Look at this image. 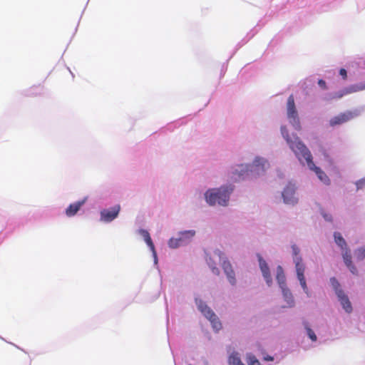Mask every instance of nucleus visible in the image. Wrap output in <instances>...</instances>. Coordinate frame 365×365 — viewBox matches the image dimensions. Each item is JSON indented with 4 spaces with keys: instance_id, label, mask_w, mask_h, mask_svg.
I'll return each mask as SVG.
<instances>
[{
    "instance_id": "2eb2a0df",
    "label": "nucleus",
    "mask_w": 365,
    "mask_h": 365,
    "mask_svg": "<svg viewBox=\"0 0 365 365\" xmlns=\"http://www.w3.org/2000/svg\"><path fill=\"white\" fill-rule=\"evenodd\" d=\"M229 365H245L237 352H232L228 357Z\"/></svg>"
},
{
    "instance_id": "7ed1b4c3",
    "label": "nucleus",
    "mask_w": 365,
    "mask_h": 365,
    "mask_svg": "<svg viewBox=\"0 0 365 365\" xmlns=\"http://www.w3.org/2000/svg\"><path fill=\"white\" fill-rule=\"evenodd\" d=\"M292 250L297 279L304 292L309 295L308 287L304 277L305 265L303 263L302 257L299 255L300 250L296 245L292 246Z\"/></svg>"
},
{
    "instance_id": "ddd939ff",
    "label": "nucleus",
    "mask_w": 365,
    "mask_h": 365,
    "mask_svg": "<svg viewBox=\"0 0 365 365\" xmlns=\"http://www.w3.org/2000/svg\"><path fill=\"white\" fill-rule=\"evenodd\" d=\"M139 233L143 237L145 242H146V244L148 245V246L150 247V250L152 251L154 257L156 258V252L155 250V246L152 241V239L150 237L149 232L145 230L140 229V230H139Z\"/></svg>"
},
{
    "instance_id": "f03ea898",
    "label": "nucleus",
    "mask_w": 365,
    "mask_h": 365,
    "mask_svg": "<svg viewBox=\"0 0 365 365\" xmlns=\"http://www.w3.org/2000/svg\"><path fill=\"white\" fill-rule=\"evenodd\" d=\"M232 186L221 187L217 189H210L205 192L206 201L210 205L218 204L225 206L230 198V195L232 192Z\"/></svg>"
},
{
    "instance_id": "39448f33",
    "label": "nucleus",
    "mask_w": 365,
    "mask_h": 365,
    "mask_svg": "<svg viewBox=\"0 0 365 365\" xmlns=\"http://www.w3.org/2000/svg\"><path fill=\"white\" fill-rule=\"evenodd\" d=\"M287 116L290 124L297 130H301V124L298 112L294 103V96L292 94L288 97L287 103Z\"/></svg>"
},
{
    "instance_id": "0eeeda50",
    "label": "nucleus",
    "mask_w": 365,
    "mask_h": 365,
    "mask_svg": "<svg viewBox=\"0 0 365 365\" xmlns=\"http://www.w3.org/2000/svg\"><path fill=\"white\" fill-rule=\"evenodd\" d=\"M120 210V205H116L110 209H105L101 212V220L110 222L115 219Z\"/></svg>"
},
{
    "instance_id": "2f4dec72",
    "label": "nucleus",
    "mask_w": 365,
    "mask_h": 365,
    "mask_svg": "<svg viewBox=\"0 0 365 365\" xmlns=\"http://www.w3.org/2000/svg\"><path fill=\"white\" fill-rule=\"evenodd\" d=\"M339 74L342 76V78L344 79H346V77H347V73H346V69H344V68H341L340 69Z\"/></svg>"
},
{
    "instance_id": "6ab92c4d",
    "label": "nucleus",
    "mask_w": 365,
    "mask_h": 365,
    "mask_svg": "<svg viewBox=\"0 0 365 365\" xmlns=\"http://www.w3.org/2000/svg\"><path fill=\"white\" fill-rule=\"evenodd\" d=\"M195 234L194 230H187L180 233V237H182V242L185 243L187 240L192 238Z\"/></svg>"
},
{
    "instance_id": "bb28decb",
    "label": "nucleus",
    "mask_w": 365,
    "mask_h": 365,
    "mask_svg": "<svg viewBox=\"0 0 365 365\" xmlns=\"http://www.w3.org/2000/svg\"><path fill=\"white\" fill-rule=\"evenodd\" d=\"M306 329H307V334H308L309 337L311 339V340L313 341H316L317 338V336L314 334V331L308 327H306Z\"/></svg>"
},
{
    "instance_id": "f8f14e48",
    "label": "nucleus",
    "mask_w": 365,
    "mask_h": 365,
    "mask_svg": "<svg viewBox=\"0 0 365 365\" xmlns=\"http://www.w3.org/2000/svg\"><path fill=\"white\" fill-rule=\"evenodd\" d=\"M86 198L71 204L68 207L66 210V214L68 217H72L75 215L77 212L80 210L82 205L86 202Z\"/></svg>"
},
{
    "instance_id": "dca6fc26",
    "label": "nucleus",
    "mask_w": 365,
    "mask_h": 365,
    "mask_svg": "<svg viewBox=\"0 0 365 365\" xmlns=\"http://www.w3.org/2000/svg\"><path fill=\"white\" fill-rule=\"evenodd\" d=\"M334 237L335 242L336 243V245L339 247H341V249L342 250L347 249L346 242L345 240L343 238V237L341 236V233L336 232L334 234Z\"/></svg>"
},
{
    "instance_id": "aec40b11",
    "label": "nucleus",
    "mask_w": 365,
    "mask_h": 365,
    "mask_svg": "<svg viewBox=\"0 0 365 365\" xmlns=\"http://www.w3.org/2000/svg\"><path fill=\"white\" fill-rule=\"evenodd\" d=\"M342 257L346 265H349L352 263L351 255L350 251L348 249L343 250Z\"/></svg>"
},
{
    "instance_id": "9d476101",
    "label": "nucleus",
    "mask_w": 365,
    "mask_h": 365,
    "mask_svg": "<svg viewBox=\"0 0 365 365\" xmlns=\"http://www.w3.org/2000/svg\"><path fill=\"white\" fill-rule=\"evenodd\" d=\"M337 297L344 309L347 313H351L352 311V306L348 297L344 294V291H339L338 292Z\"/></svg>"
},
{
    "instance_id": "f257e3e1",
    "label": "nucleus",
    "mask_w": 365,
    "mask_h": 365,
    "mask_svg": "<svg viewBox=\"0 0 365 365\" xmlns=\"http://www.w3.org/2000/svg\"><path fill=\"white\" fill-rule=\"evenodd\" d=\"M281 132L282 136L286 140L291 150L295 153L299 160L302 161L304 160L309 168L315 172L319 179L324 184L329 185L330 183L329 177L324 171L314 164L312 161V156L309 150L299 140V137L294 135L293 138H291L289 135V132L287 128L284 126L281 128Z\"/></svg>"
},
{
    "instance_id": "4468645a",
    "label": "nucleus",
    "mask_w": 365,
    "mask_h": 365,
    "mask_svg": "<svg viewBox=\"0 0 365 365\" xmlns=\"http://www.w3.org/2000/svg\"><path fill=\"white\" fill-rule=\"evenodd\" d=\"M276 278L280 288H283V286H286V278L284 270L281 266H278L277 268Z\"/></svg>"
},
{
    "instance_id": "473e14b6",
    "label": "nucleus",
    "mask_w": 365,
    "mask_h": 365,
    "mask_svg": "<svg viewBox=\"0 0 365 365\" xmlns=\"http://www.w3.org/2000/svg\"><path fill=\"white\" fill-rule=\"evenodd\" d=\"M318 84L323 88H326V83L324 81L320 79L318 81Z\"/></svg>"
},
{
    "instance_id": "412c9836",
    "label": "nucleus",
    "mask_w": 365,
    "mask_h": 365,
    "mask_svg": "<svg viewBox=\"0 0 365 365\" xmlns=\"http://www.w3.org/2000/svg\"><path fill=\"white\" fill-rule=\"evenodd\" d=\"M330 283H331V286L333 287L334 289L335 290V293H336V295H338V292L339 291H343L340 288L339 282H338V280L335 277H331L330 279Z\"/></svg>"
},
{
    "instance_id": "c85d7f7f",
    "label": "nucleus",
    "mask_w": 365,
    "mask_h": 365,
    "mask_svg": "<svg viewBox=\"0 0 365 365\" xmlns=\"http://www.w3.org/2000/svg\"><path fill=\"white\" fill-rule=\"evenodd\" d=\"M199 310L203 314L205 312V306H207L205 303H204L202 301L199 300L196 302Z\"/></svg>"
},
{
    "instance_id": "423d86ee",
    "label": "nucleus",
    "mask_w": 365,
    "mask_h": 365,
    "mask_svg": "<svg viewBox=\"0 0 365 365\" xmlns=\"http://www.w3.org/2000/svg\"><path fill=\"white\" fill-rule=\"evenodd\" d=\"M358 113L356 112L353 111H346L344 113H341L339 114L336 116L333 117L329 120V125L331 127L341 125L344 123H346L353 118H354L356 116H357Z\"/></svg>"
},
{
    "instance_id": "5701e85b",
    "label": "nucleus",
    "mask_w": 365,
    "mask_h": 365,
    "mask_svg": "<svg viewBox=\"0 0 365 365\" xmlns=\"http://www.w3.org/2000/svg\"><path fill=\"white\" fill-rule=\"evenodd\" d=\"M355 255L358 260H362L365 257V246L357 249L355 251Z\"/></svg>"
},
{
    "instance_id": "1a4fd4ad",
    "label": "nucleus",
    "mask_w": 365,
    "mask_h": 365,
    "mask_svg": "<svg viewBox=\"0 0 365 365\" xmlns=\"http://www.w3.org/2000/svg\"><path fill=\"white\" fill-rule=\"evenodd\" d=\"M204 316L208 319L212 324V327L216 330H220L222 327V324L216 316V314L213 312V311L207 306H205V312H203Z\"/></svg>"
},
{
    "instance_id": "4be33fe9",
    "label": "nucleus",
    "mask_w": 365,
    "mask_h": 365,
    "mask_svg": "<svg viewBox=\"0 0 365 365\" xmlns=\"http://www.w3.org/2000/svg\"><path fill=\"white\" fill-rule=\"evenodd\" d=\"M248 365H260L259 360L252 354L247 356Z\"/></svg>"
},
{
    "instance_id": "b1692460",
    "label": "nucleus",
    "mask_w": 365,
    "mask_h": 365,
    "mask_svg": "<svg viewBox=\"0 0 365 365\" xmlns=\"http://www.w3.org/2000/svg\"><path fill=\"white\" fill-rule=\"evenodd\" d=\"M281 289L282 290V293L285 299L288 302L290 299L292 302H293L292 294L289 292V290L286 287V286H283V288Z\"/></svg>"
},
{
    "instance_id": "20e7f679",
    "label": "nucleus",
    "mask_w": 365,
    "mask_h": 365,
    "mask_svg": "<svg viewBox=\"0 0 365 365\" xmlns=\"http://www.w3.org/2000/svg\"><path fill=\"white\" fill-rule=\"evenodd\" d=\"M268 165L269 164L266 160L257 157L252 165H241L240 166V170L238 171V170H237L236 172L237 173L239 178L242 177L244 178V176L249 175V172H255L257 174H259L260 172H264Z\"/></svg>"
},
{
    "instance_id": "a878e982",
    "label": "nucleus",
    "mask_w": 365,
    "mask_h": 365,
    "mask_svg": "<svg viewBox=\"0 0 365 365\" xmlns=\"http://www.w3.org/2000/svg\"><path fill=\"white\" fill-rule=\"evenodd\" d=\"M222 267L225 273H228L233 271L232 265L229 261H224Z\"/></svg>"
},
{
    "instance_id": "7c9ffc66",
    "label": "nucleus",
    "mask_w": 365,
    "mask_h": 365,
    "mask_svg": "<svg viewBox=\"0 0 365 365\" xmlns=\"http://www.w3.org/2000/svg\"><path fill=\"white\" fill-rule=\"evenodd\" d=\"M346 267L349 268V269L350 270V272L352 274H357V269L353 264V263H351V264L346 265Z\"/></svg>"
},
{
    "instance_id": "f3484780",
    "label": "nucleus",
    "mask_w": 365,
    "mask_h": 365,
    "mask_svg": "<svg viewBox=\"0 0 365 365\" xmlns=\"http://www.w3.org/2000/svg\"><path fill=\"white\" fill-rule=\"evenodd\" d=\"M364 88H365V86H358V85L351 86L350 87L345 88L343 91V93H340L338 96V98L342 97L344 94H349V93L357 92V91L363 90Z\"/></svg>"
},
{
    "instance_id": "6e6552de",
    "label": "nucleus",
    "mask_w": 365,
    "mask_h": 365,
    "mask_svg": "<svg viewBox=\"0 0 365 365\" xmlns=\"http://www.w3.org/2000/svg\"><path fill=\"white\" fill-rule=\"evenodd\" d=\"M284 202L286 204L294 205L297 202L295 197V186L292 183H289L282 192Z\"/></svg>"
},
{
    "instance_id": "cd10ccee",
    "label": "nucleus",
    "mask_w": 365,
    "mask_h": 365,
    "mask_svg": "<svg viewBox=\"0 0 365 365\" xmlns=\"http://www.w3.org/2000/svg\"><path fill=\"white\" fill-rule=\"evenodd\" d=\"M356 186L357 190H360L365 187V178L356 181Z\"/></svg>"
},
{
    "instance_id": "72a5a7b5",
    "label": "nucleus",
    "mask_w": 365,
    "mask_h": 365,
    "mask_svg": "<svg viewBox=\"0 0 365 365\" xmlns=\"http://www.w3.org/2000/svg\"><path fill=\"white\" fill-rule=\"evenodd\" d=\"M324 217L325 218L326 220L331 221V216L330 215L324 214Z\"/></svg>"
},
{
    "instance_id": "c756f323",
    "label": "nucleus",
    "mask_w": 365,
    "mask_h": 365,
    "mask_svg": "<svg viewBox=\"0 0 365 365\" xmlns=\"http://www.w3.org/2000/svg\"><path fill=\"white\" fill-rule=\"evenodd\" d=\"M210 260H211V259H210ZM207 263L210 265V267H211L213 274H215L216 275H219V274H220L219 269L215 266H212L210 261H207Z\"/></svg>"
},
{
    "instance_id": "393cba45",
    "label": "nucleus",
    "mask_w": 365,
    "mask_h": 365,
    "mask_svg": "<svg viewBox=\"0 0 365 365\" xmlns=\"http://www.w3.org/2000/svg\"><path fill=\"white\" fill-rule=\"evenodd\" d=\"M230 283L232 285H235L236 284V279H235V274L234 270L232 272H230L228 273H225Z\"/></svg>"
},
{
    "instance_id": "a211bd4d",
    "label": "nucleus",
    "mask_w": 365,
    "mask_h": 365,
    "mask_svg": "<svg viewBox=\"0 0 365 365\" xmlns=\"http://www.w3.org/2000/svg\"><path fill=\"white\" fill-rule=\"evenodd\" d=\"M183 244L182 237L171 238L168 242L169 247L171 248H177Z\"/></svg>"
},
{
    "instance_id": "f704fd0d",
    "label": "nucleus",
    "mask_w": 365,
    "mask_h": 365,
    "mask_svg": "<svg viewBox=\"0 0 365 365\" xmlns=\"http://www.w3.org/2000/svg\"><path fill=\"white\" fill-rule=\"evenodd\" d=\"M264 359L267 360V361H272L273 360V357L269 356L264 358Z\"/></svg>"
},
{
    "instance_id": "9b49d317",
    "label": "nucleus",
    "mask_w": 365,
    "mask_h": 365,
    "mask_svg": "<svg viewBox=\"0 0 365 365\" xmlns=\"http://www.w3.org/2000/svg\"><path fill=\"white\" fill-rule=\"evenodd\" d=\"M259 267L260 269L262 272L263 277L266 280L267 284L268 286H270L272 284V277L269 272V269L264 260H263L261 257L259 259Z\"/></svg>"
}]
</instances>
